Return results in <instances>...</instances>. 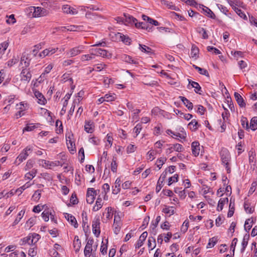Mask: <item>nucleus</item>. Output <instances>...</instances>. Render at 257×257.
<instances>
[{
    "mask_svg": "<svg viewBox=\"0 0 257 257\" xmlns=\"http://www.w3.org/2000/svg\"><path fill=\"white\" fill-rule=\"evenodd\" d=\"M41 196V191L40 190H36L32 196V199L35 201H38Z\"/></svg>",
    "mask_w": 257,
    "mask_h": 257,
    "instance_id": "obj_60",
    "label": "nucleus"
},
{
    "mask_svg": "<svg viewBox=\"0 0 257 257\" xmlns=\"http://www.w3.org/2000/svg\"><path fill=\"white\" fill-rule=\"evenodd\" d=\"M199 126V125L198 124L197 121L195 119H192L191 121L189 122L188 124V126L189 127L190 129L192 131H196L198 128Z\"/></svg>",
    "mask_w": 257,
    "mask_h": 257,
    "instance_id": "obj_43",
    "label": "nucleus"
},
{
    "mask_svg": "<svg viewBox=\"0 0 257 257\" xmlns=\"http://www.w3.org/2000/svg\"><path fill=\"white\" fill-rule=\"evenodd\" d=\"M179 131L181 133H176L174 135V138L176 139L177 138H179L181 139H184L186 137V134L184 131V130L183 127H180Z\"/></svg>",
    "mask_w": 257,
    "mask_h": 257,
    "instance_id": "obj_45",
    "label": "nucleus"
},
{
    "mask_svg": "<svg viewBox=\"0 0 257 257\" xmlns=\"http://www.w3.org/2000/svg\"><path fill=\"white\" fill-rule=\"evenodd\" d=\"M117 36L119 37L120 40H121V41L125 44H131V39L128 36L122 35V34L119 33L117 34Z\"/></svg>",
    "mask_w": 257,
    "mask_h": 257,
    "instance_id": "obj_38",
    "label": "nucleus"
},
{
    "mask_svg": "<svg viewBox=\"0 0 257 257\" xmlns=\"http://www.w3.org/2000/svg\"><path fill=\"white\" fill-rule=\"evenodd\" d=\"M121 228V223L119 221L116 220V216H114V223H113V231L116 234H117Z\"/></svg>",
    "mask_w": 257,
    "mask_h": 257,
    "instance_id": "obj_33",
    "label": "nucleus"
},
{
    "mask_svg": "<svg viewBox=\"0 0 257 257\" xmlns=\"http://www.w3.org/2000/svg\"><path fill=\"white\" fill-rule=\"evenodd\" d=\"M32 151L33 147L31 146H28L17 157L15 163L16 164L18 163V164H20L27 158L28 156L32 152Z\"/></svg>",
    "mask_w": 257,
    "mask_h": 257,
    "instance_id": "obj_2",
    "label": "nucleus"
},
{
    "mask_svg": "<svg viewBox=\"0 0 257 257\" xmlns=\"http://www.w3.org/2000/svg\"><path fill=\"white\" fill-rule=\"evenodd\" d=\"M241 124L242 127L246 130L249 129V124L247 118L245 117L242 116L241 120Z\"/></svg>",
    "mask_w": 257,
    "mask_h": 257,
    "instance_id": "obj_62",
    "label": "nucleus"
},
{
    "mask_svg": "<svg viewBox=\"0 0 257 257\" xmlns=\"http://www.w3.org/2000/svg\"><path fill=\"white\" fill-rule=\"evenodd\" d=\"M170 147L169 148L167 151V153H171L173 151H175L178 152H181L183 150V146L179 144H175L173 145H169Z\"/></svg>",
    "mask_w": 257,
    "mask_h": 257,
    "instance_id": "obj_10",
    "label": "nucleus"
},
{
    "mask_svg": "<svg viewBox=\"0 0 257 257\" xmlns=\"http://www.w3.org/2000/svg\"><path fill=\"white\" fill-rule=\"evenodd\" d=\"M249 238V235L248 234H245L242 239L241 242V248L240 249V251L241 253L244 252L245 251V248L246 247L248 244V241Z\"/></svg>",
    "mask_w": 257,
    "mask_h": 257,
    "instance_id": "obj_27",
    "label": "nucleus"
},
{
    "mask_svg": "<svg viewBox=\"0 0 257 257\" xmlns=\"http://www.w3.org/2000/svg\"><path fill=\"white\" fill-rule=\"evenodd\" d=\"M217 238L216 237H213L209 239V242L207 245V248L213 247L217 243Z\"/></svg>",
    "mask_w": 257,
    "mask_h": 257,
    "instance_id": "obj_56",
    "label": "nucleus"
},
{
    "mask_svg": "<svg viewBox=\"0 0 257 257\" xmlns=\"http://www.w3.org/2000/svg\"><path fill=\"white\" fill-rule=\"evenodd\" d=\"M244 208L247 213H252L254 209L250 206L249 202L245 201L244 203Z\"/></svg>",
    "mask_w": 257,
    "mask_h": 257,
    "instance_id": "obj_59",
    "label": "nucleus"
},
{
    "mask_svg": "<svg viewBox=\"0 0 257 257\" xmlns=\"http://www.w3.org/2000/svg\"><path fill=\"white\" fill-rule=\"evenodd\" d=\"M106 138L107 143L105 145V148H106L107 149H108L111 147V146L112 145L113 139L112 137L109 134H108L106 135Z\"/></svg>",
    "mask_w": 257,
    "mask_h": 257,
    "instance_id": "obj_53",
    "label": "nucleus"
},
{
    "mask_svg": "<svg viewBox=\"0 0 257 257\" xmlns=\"http://www.w3.org/2000/svg\"><path fill=\"white\" fill-rule=\"evenodd\" d=\"M20 64L24 65V68H28V67L29 66L30 60L28 59L26 54H23L21 58Z\"/></svg>",
    "mask_w": 257,
    "mask_h": 257,
    "instance_id": "obj_29",
    "label": "nucleus"
},
{
    "mask_svg": "<svg viewBox=\"0 0 257 257\" xmlns=\"http://www.w3.org/2000/svg\"><path fill=\"white\" fill-rule=\"evenodd\" d=\"M100 222L99 218L95 219L92 221V232L96 237H98L100 233Z\"/></svg>",
    "mask_w": 257,
    "mask_h": 257,
    "instance_id": "obj_7",
    "label": "nucleus"
},
{
    "mask_svg": "<svg viewBox=\"0 0 257 257\" xmlns=\"http://www.w3.org/2000/svg\"><path fill=\"white\" fill-rule=\"evenodd\" d=\"M139 48L140 50L144 53H147V54H152L153 51L151 48L150 47L145 45H139Z\"/></svg>",
    "mask_w": 257,
    "mask_h": 257,
    "instance_id": "obj_46",
    "label": "nucleus"
},
{
    "mask_svg": "<svg viewBox=\"0 0 257 257\" xmlns=\"http://www.w3.org/2000/svg\"><path fill=\"white\" fill-rule=\"evenodd\" d=\"M106 244H105L103 242V241H102V244L100 247V251L103 255H105L107 253V244L108 242V240L106 239Z\"/></svg>",
    "mask_w": 257,
    "mask_h": 257,
    "instance_id": "obj_61",
    "label": "nucleus"
},
{
    "mask_svg": "<svg viewBox=\"0 0 257 257\" xmlns=\"http://www.w3.org/2000/svg\"><path fill=\"white\" fill-rule=\"evenodd\" d=\"M202 9L203 11L204 14L208 17L212 19H215L216 16L214 13L208 7H206L203 5L201 6Z\"/></svg>",
    "mask_w": 257,
    "mask_h": 257,
    "instance_id": "obj_19",
    "label": "nucleus"
},
{
    "mask_svg": "<svg viewBox=\"0 0 257 257\" xmlns=\"http://www.w3.org/2000/svg\"><path fill=\"white\" fill-rule=\"evenodd\" d=\"M121 181L119 178H117L114 183V186H112V193L118 194L120 191V184Z\"/></svg>",
    "mask_w": 257,
    "mask_h": 257,
    "instance_id": "obj_18",
    "label": "nucleus"
},
{
    "mask_svg": "<svg viewBox=\"0 0 257 257\" xmlns=\"http://www.w3.org/2000/svg\"><path fill=\"white\" fill-rule=\"evenodd\" d=\"M174 112H175V113L176 114L178 115L180 117L184 118L187 120L190 119L192 117V114H189V113L185 114L178 109L174 110Z\"/></svg>",
    "mask_w": 257,
    "mask_h": 257,
    "instance_id": "obj_31",
    "label": "nucleus"
},
{
    "mask_svg": "<svg viewBox=\"0 0 257 257\" xmlns=\"http://www.w3.org/2000/svg\"><path fill=\"white\" fill-rule=\"evenodd\" d=\"M47 207V206L46 204H44V205L38 204L34 207V208L33 209V211L35 213H39L43 209H44Z\"/></svg>",
    "mask_w": 257,
    "mask_h": 257,
    "instance_id": "obj_51",
    "label": "nucleus"
},
{
    "mask_svg": "<svg viewBox=\"0 0 257 257\" xmlns=\"http://www.w3.org/2000/svg\"><path fill=\"white\" fill-rule=\"evenodd\" d=\"M228 3L234 11L238 9L237 7H243V3L239 0H229Z\"/></svg>",
    "mask_w": 257,
    "mask_h": 257,
    "instance_id": "obj_13",
    "label": "nucleus"
},
{
    "mask_svg": "<svg viewBox=\"0 0 257 257\" xmlns=\"http://www.w3.org/2000/svg\"><path fill=\"white\" fill-rule=\"evenodd\" d=\"M181 100L183 102L184 104L188 108L189 110H192L193 108V103L190 102L188 99L184 96L180 97Z\"/></svg>",
    "mask_w": 257,
    "mask_h": 257,
    "instance_id": "obj_34",
    "label": "nucleus"
},
{
    "mask_svg": "<svg viewBox=\"0 0 257 257\" xmlns=\"http://www.w3.org/2000/svg\"><path fill=\"white\" fill-rule=\"evenodd\" d=\"M253 223V219L252 218H248L245 220L244 223V229L246 231L248 232L252 227Z\"/></svg>",
    "mask_w": 257,
    "mask_h": 257,
    "instance_id": "obj_40",
    "label": "nucleus"
},
{
    "mask_svg": "<svg viewBox=\"0 0 257 257\" xmlns=\"http://www.w3.org/2000/svg\"><path fill=\"white\" fill-rule=\"evenodd\" d=\"M31 184L29 183V182L26 183L23 186L20 187L15 190V192H17L19 194V195L21 194L22 192L27 188H28L31 186Z\"/></svg>",
    "mask_w": 257,
    "mask_h": 257,
    "instance_id": "obj_50",
    "label": "nucleus"
},
{
    "mask_svg": "<svg viewBox=\"0 0 257 257\" xmlns=\"http://www.w3.org/2000/svg\"><path fill=\"white\" fill-rule=\"evenodd\" d=\"M220 154L222 165L225 166L227 173H230L231 157L229 151L226 149H222Z\"/></svg>",
    "mask_w": 257,
    "mask_h": 257,
    "instance_id": "obj_1",
    "label": "nucleus"
},
{
    "mask_svg": "<svg viewBox=\"0 0 257 257\" xmlns=\"http://www.w3.org/2000/svg\"><path fill=\"white\" fill-rule=\"evenodd\" d=\"M94 52H95L96 56H100L107 58H110L112 57V54L106 50L100 48L96 49L94 50Z\"/></svg>",
    "mask_w": 257,
    "mask_h": 257,
    "instance_id": "obj_9",
    "label": "nucleus"
},
{
    "mask_svg": "<svg viewBox=\"0 0 257 257\" xmlns=\"http://www.w3.org/2000/svg\"><path fill=\"white\" fill-rule=\"evenodd\" d=\"M88 141L90 143L94 145H99L100 143V140L97 137L92 136L89 138Z\"/></svg>",
    "mask_w": 257,
    "mask_h": 257,
    "instance_id": "obj_47",
    "label": "nucleus"
},
{
    "mask_svg": "<svg viewBox=\"0 0 257 257\" xmlns=\"http://www.w3.org/2000/svg\"><path fill=\"white\" fill-rule=\"evenodd\" d=\"M193 67L194 68H195L196 70L198 71V72L200 74H202V75H205L206 76H207V77H209V73L208 72V71L205 69H203V68H201L195 65H193Z\"/></svg>",
    "mask_w": 257,
    "mask_h": 257,
    "instance_id": "obj_42",
    "label": "nucleus"
},
{
    "mask_svg": "<svg viewBox=\"0 0 257 257\" xmlns=\"http://www.w3.org/2000/svg\"><path fill=\"white\" fill-rule=\"evenodd\" d=\"M234 212V200H232L230 198V203L229 206V210L227 213L228 217H231L233 216Z\"/></svg>",
    "mask_w": 257,
    "mask_h": 257,
    "instance_id": "obj_32",
    "label": "nucleus"
},
{
    "mask_svg": "<svg viewBox=\"0 0 257 257\" xmlns=\"http://www.w3.org/2000/svg\"><path fill=\"white\" fill-rule=\"evenodd\" d=\"M31 12L33 13L34 17H41L47 16L49 12L46 9L42 7H32L31 8Z\"/></svg>",
    "mask_w": 257,
    "mask_h": 257,
    "instance_id": "obj_3",
    "label": "nucleus"
},
{
    "mask_svg": "<svg viewBox=\"0 0 257 257\" xmlns=\"http://www.w3.org/2000/svg\"><path fill=\"white\" fill-rule=\"evenodd\" d=\"M84 48L85 47L83 45H79L67 51L66 54L68 57H73L80 54Z\"/></svg>",
    "mask_w": 257,
    "mask_h": 257,
    "instance_id": "obj_4",
    "label": "nucleus"
},
{
    "mask_svg": "<svg viewBox=\"0 0 257 257\" xmlns=\"http://www.w3.org/2000/svg\"><path fill=\"white\" fill-rule=\"evenodd\" d=\"M20 76L21 81L26 83L29 82L32 78V74L30 69L22 67Z\"/></svg>",
    "mask_w": 257,
    "mask_h": 257,
    "instance_id": "obj_5",
    "label": "nucleus"
},
{
    "mask_svg": "<svg viewBox=\"0 0 257 257\" xmlns=\"http://www.w3.org/2000/svg\"><path fill=\"white\" fill-rule=\"evenodd\" d=\"M189 84H190L192 87L194 88V91L196 93L201 94V87L198 83L192 80H189Z\"/></svg>",
    "mask_w": 257,
    "mask_h": 257,
    "instance_id": "obj_23",
    "label": "nucleus"
},
{
    "mask_svg": "<svg viewBox=\"0 0 257 257\" xmlns=\"http://www.w3.org/2000/svg\"><path fill=\"white\" fill-rule=\"evenodd\" d=\"M84 130L88 133H92L94 130V124L93 121H86L84 125Z\"/></svg>",
    "mask_w": 257,
    "mask_h": 257,
    "instance_id": "obj_16",
    "label": "nucleus"
},
{
    "mask_svg": "<svg viewBox=\"0 0 257 257\" xmlns=\"http://www.w3.org/2000/svg\"><path fill=\"white\" fill-rule=\"evenodd\" d=\"M62 10L63 13L72 15H76L78 13V10L71 7L69 5H64L62 6Z\"/></svg>",
    "mask_w": 257,
    "mask_h": 257,
    "instance_id": "obj_8",
    "label": "nucleus"
},
{
    "mask_svg": "<svg viewBox=\"0 0 257 257\" xmlns=\"http://www.w3.org/2000/svg\"><path fill=\"white\" fill-rule=\"evenodd\" d=\"M199 50L198 47L195 45H193L192 46L190 53V56L191 58L196 60L199 57Z\"/></svg>",
    "mask_w": 257,
    "mask_h": 257,
    "instance_id": "obj_20",
    "label": "nucleus"
},
{
    "mask_svg": "<svg viewBox=\"0 0 257 257\" xmlns=\"http://www.w3.org/2000/svg\"><path fill=\"white\" fill-rule=\"evenodd\" d=\"M162 212L170 216L175 213V207L166 205L163 208Z\"/></svg>",
    "mask_w": 257,
    "mask_h": 257,
    "instance_id": "obj_24",
    "label": "nucleus"
},
{
    "mask_svg": "<svg viewBox=\"0 0 257 257\" xmlns=\"http://www.w3.org/2000/svg\"><path fill=\"white\" fill-rule=\"evenodd\" d=\"M148 236V233L145 231L140 236L139 240L135 244V247L136 248H139L141 247L144 244V241L146 240L147 237Z\"/></svg>",
    "mask_w": 257,
    "mask_h": 257,
    "instance_id": "obj_15",
    "label": "nucleus"
},
{
    "mask_svg": "<svg viewBox=\"0 0 257 257\" xmlns=\"http://www.w3.org/2000/svg\"><path fill=\"white\" fill-rule=\"evenodd\" d=\"M21 241H22V245H24L25 244H28L29 245H34V243L33 242V241L32 240V239L30 236V234H29L28 236H27L26 237L23 238Z\"/></svg>",
    "mask_w": 257,
    "mask_h": 257,
    "instance_id": "obj_44",
    "label": "nucleus"
},
{
    "mask_svg": "<svg viewBox=\"0 0 257 257\" xmlns=\"http://www.w3.org/2000/svg\"><path fill=\"white\" fill-rule=\"evenodd\" d=\"M78 94L79 95L80 92L78 93ZM81 99H82L81 96L80 95H78V98L77 99H75L73 103L68 112V115H72L73 114V113L74 111V109H75V103H79L80 102V101L81 100Z\"/></svg>",
    "mask_w": 257,
    "mask_h": 257,
    "instance_id": "obj_36",
    "label": "nucleus"
},
{
    "mask_svg": "<svg viewBox=\"0 0 257 257\" xmlns=\"http://www.w3.org/2000/svg\"><path fill=\"white\" fill-rule=\"evenodd\" d=\"M6 17L7 18L6 23L8 24L12 25L15 24L16 22V20L14 14H12L10 16H7Z\"/></svg>",
    "mask_w": 257,
    "mask_h": 257,
    "instance_id": "obj_57",
    "label": "nucleus"
},
{
    "mask_svg": "<svg viewBox=\"0 0 257 257\" xmlns=\"http://www.w3.org/2000/svg\"><path fill=\"white\" fill-rule=\"evenodd\" d=\"M249 128H250L252 131H255L257 130V117H252L250 122V125H249Z\"/></svg>",
    "mask_w": 257,
    "mask_h": 257,
    "instance_id": "obj_41",
    "label": "nucleus"
},
{
    "mask_svg": "<svg viewBox=\"0 0 257 257\" xmlns=\"http://www.w3.org/2000/svg\"><path fill=\"white\" fill-rule=\"evenodd\" d=\"M167 159L165 157H161L157 160L156 164L158 167L159 169H160L163 164L166 162Z\"/></svg>",
    "mask_w": 257,
    "mask_h": 257,
    "instance_id": "obj_54",
    "label": "nucleus"
},
{
    "mask_svg": "<svg viewBox=\"0 0 257 257\" xmlns=\"http://www.w3.org/2000/svg\"><path fill=\"white\" fill-rule=\"evenodd\" d=\"M103 204V202H102L101 198L99 196L98 197L95 202V205L93 207V211H97L99 210L102 207Z\"/></svg>",
    "mask_w": 257,
    "mask_h": 257,
    "instance_id": "obj_30",
    "label": "nucleus"
},
{
    "mask_svg": "<svg viewBox=\"0 0 257 257\" xmlns=\"http://www.w3.org/2000/svg\"><path fill=\"white\" fill-rule=\"evenodd\" d=\"M65 217L67 220L70 223L71 225L73 226L75 228L78 227V224L75 217L71 214L65 213Z\"/></svg>",
    "mask_w": 257,
    "mask_h": 257,
    "instance_id": "obj_14",
    "label": "nucleus"
},
{
    "mask_svg": "<svg viewBox=\"0 0 257 257\" xmlns=\"http://www.w3.org/2000/svg\"><path fill=\"white\" fill-rule=\"evenodd\" d=\"M95 56H96L95 53H94L93 52H92V53H90V54L81 55L80 60L82 62L90 61L92 59H94L95 58Z\"/></svg>",
    "mask_w": 257,
    "mask_h": 257,
    "instance_id": "obj_21",
    "label": "nucleus"
},
{
    "mask_svg": "<svg viewBox=\"0 0 257 257\" xmlns=\"http://www.w3.org/2000/svg\"><path fill=\"white\" fill-rule=\"evenodd\" d=\"M9 46V43L5 41L0 44V56L2 57L3 54L5 53Z\"/></svg>",
    "mask_w": 257,
    "mask_h": 257,
    "instance_id": "obj_49",
    "label": "nucleus"
},
{
    "mask_svg": "<svg viewBox=\"0 0 257 257\" xmlns=\"http://www.w3.org/2000/svg\"><path fill=\"white\" fill-rule=\"evenodd\" d=\"M217 6L218 8L220 10V11L222 13L225 14L226 16L229 17V14L228 13V10L227 9V8L226 7H225L222 5H220V4H217Z\"/></svg>",
    "mask_w": 257,
    "mask_h": 257,
    "instance_id": "obj_63",
    "label": "nucleus"
},
{
    "mask_svg": "<svg viewBox=\"0 0 257 257\" xmlns=\"http://www.w3.org/2000/svg\"><path fill=\"white\" fill-rule=\"evenodd\" d=\"M228 202V199L227 197L220 198L218 203V205L217 207V210L218 211H221L223 208V206L225 204L227 203Z\"/></svg>",
    "mask_w": 257,
    "mask_h": 257,
    "instance_id": "obj_22",
    "label": "nucleus"
},
{
    "mask_svg": "<svg viewBox=\"0 0 257 257\" xmlns=\"http://www.w3.org/2000/svg\"><path fill=\"white\" fill-rule=\"evenodd\" d=\"M192 153L195 156L199 155L200 150V144L198 142H193L191 144Z\"/></svg>",
    "mask_w": 257,
    "mask_h": 257,
    "instance_id": "obj_11",
    "label": "nucleus"
},
{
    "mask_svg": "<svg viewBox=\"0 0 257 257\" xmlns=\"http://www.w3.org/2000/svg\"><path fill=\"white\" fill-rule=\"evenodd\" d=\"M197 32L199 33L202 36V38L204 39H206L208 38V35L206 31L203 28H199L197 29Z\"/></svg>",
    "mask_w": 257,
    "mask_h": 257,
    "instance_id": "obj_58",
    "label": "nucleus"
},
{
    "mask_svg": "<svg viewBox=\"0 0 257 257\" xmlns=\"http://www.w3.org/2000/svg\"><path fill=\"white\" fill-rule=\"evenodd\" d=\"M25 212H26V210L23 209V210H21L18 213L15 220H14V221L13 222V223L12 224L13 226L16 225L17 224H18L19 223V222L21 221V220L23 217V216L25 213Z\"/></svg>",
    "mask_w": 257,
    "mask_h": 257,
    "instance_id": "obj_26",
    "label": "nucleus"
},
{
    "mask_svg": "<svg viewBox=\"0 0 257 257\" xmlns=\"http://www.w3.org/2000/svg\"><path fill=\"white\" fill-rule=\"evenodd\" d=\"M64 28L69 31H79L81 30V27L79 26L71 25L64 27Z\"/></svg>",
    "mask_w": 257,
    "mask_h": 257,
    "instance_id": "obj_55",
    "label": "nucleus"
},
{
    "mask_svg": "<svg viewBox=\"0 0 257 257\" xmlns=\"http://www.w3.org/2000/svg\"><path fill=\"white\" fill-rule=\"evenodd\" d=\"M234 97L238 104L241 107H245V103L242 97L237 92H234Z\"/></svg>",
    "mask_w": 257,
    "mask_h": 257,
    "instance_id": "obj_25",
    "label": "nucleus"
},
{
    "mask_svg": "<svg viewBox=\"0 0 257 257\" xmlns=\"http://www.w3.org/2000/svg\"><path fill=\"white\" fill-rule=\"evenodd\" d=\"M38 162L40 166L47 169H50L55 166H57L59 164L58 161L52 162L42 159L39 160Z\"/></svg>",
    "mask_w": 257,
    "mask_h": 257,
    "instance_id": "obj_6",
    "label": "nucleus"
},
{
    "mask_svg": "<svg viewBox=\"0 0 257 257\" xmlns=\"http://www.w3.org/2000/svg\"><path fill=\"white\" fill-rule=\"evenodd\" d=\"M138 20L132 16L130 15L124 14V24L125 25H127L128 24L131 25H135L136 22Z\"/></svg>",
    "mask_w": 257,
    "mask_h": 257,
    "instance_id": "obj_17",
    "label": "nucleus"
},
{
    "mask_svg": "<svg viewBox=\"0 0 257 257\" xmlns=\"http://www.w3.org/2000/svg\"><path fill=\"white\" fill-rule=\"evenodd\" d=\"M67 147L71 154H74L76 152L75 145L72 140H69V142H66Z\"/></svg>",
    "mask_w": 257,
    "mask_h": 257,
    "instance_id": "obj_37",
    "label": "nucleus"
},
{
    "mask_svg": "<svg viewBox=\"0 0 257 257\" xmlns=\"http://www.w3.org/2000/svg\"><path fill=\"white\" fill-rule=\"evenodd\" d=\"M34 93L35 96L38 99L37 102L39 104L44 105L46 103V99L41 92H40L39 91L35 90Z\"/></svg>",
    "mask_w": 257,
    "mask_h": 257,
    "instance_id": "obj_12",
    "label": "nucleus"
},
{
    "mask_svg": "<svg viewBox=\"0 0 257 257\" xmlns=\"http://www.w3.org/2000/svg\"><path fill=\"white\" fill-rule=\"evenodd\" d=\"M17 109L21 111H24L28 108V104L25 101L21 102L19 104H17Z\"/></svg>",
    "mask_w": 257,
    "mask_h": 257,
    "instance_id": "obj_48",
    "label": "nucleus"
},
{
    "mask_svg": "<svg viewBox=\"0 0 257 257\" xmlns=\"http://www.w3.org/2000/svg\"><path fill=\"white\" fill-rule=\"evenodd\" d=\"M37 174V170L36 169H33L30 172L26 173L25 174V178H26L27 179L29 180H32L33 178H34Z\"/></svg>",
    "mask_w": 257,
    "mask_h": 257,
    "instance_id": "obj_52",
    "label": "nucleus"
},
{
    "mask_svg": "<svg viewBox=\"0 0 257 257\" xmlns=\"http://www.w3.org/2000/svg\"><path fill=\"white\" fill-rule=\"evenodd\" d=\"M148 245L149 249L152 250L156 246V240L153 237H149L148 240Z\"/></svg>",
    "mask_w": 257,
    "mask_h": 257,
    "instance_id": "obj_39",
    "label": "nucleus"
},
{
    "mask_svg": "<svg viewBox=\"0 0 257 257\" xmlns=\"http://www.w3.org/2000/svg\"><path fill=\"white\" fill-rule=\"evenodd\" d=\"M121 59L125 62L129 63L134 64H138L139 63L136 60L133 59L132 57L125 54H123L121 56Z\"/></svg>",
    "mask_w": 257,
    "mask_h": 257,
    "instance_id": "obj_28",
    "label": "nucleus"
},
{
    "mask_svg": "<svg viewBox=\"0 0 257 257\" xmlns=\"http://www.w3.org/2000/svg\"><path fill=\"white\" fill-rule=\"evenodd\" d=\"M73 246L76 251H78L79 250L81 246V243L78 236H75L74 237L73 241Z\"/></svg>",
    "mask_w": 257,
    "mask_h": 257,
    "instance_id": "obj_35",
    "label": "nucleus"
},
{
    "mask_svg": "<svg viewBox=\"0 0 257 257\" xmlns=\"http://www.w3.org/2000/svg\"><path fill=\"white\" fill-rule=\"evenodd\" d=\"M251 249L252 250L253 253V257H257V245L256 242L253 241L252 242Z\"/></svg>",
    "mask_w": 257,
    "mask_h": 257,
    "instance_id": "obj_64",
    "label": "nucleus"
}]
</instances>
